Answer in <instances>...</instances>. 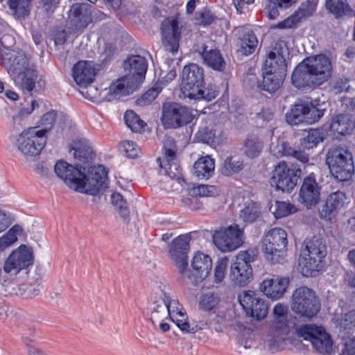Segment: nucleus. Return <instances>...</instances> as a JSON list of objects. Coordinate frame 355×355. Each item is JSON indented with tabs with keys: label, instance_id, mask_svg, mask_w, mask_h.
<instances>
[{
	"label": "nucleus",
	"instance_id": "f257e3e1",
	"mask_svg": "<svg viewBox=\"0 0 355 355\" xmlns=\"http://www.w3.org/2000/svg\"><path fill=\"white\" fill-rule=\"evenodd\" d=\"M333 66L329 57L318 54L304 59L294 69L291 81L300 89H310L327 82L331 76Z\"/></svg>",
	"mask_w": 355,
	"mask_h": 355
},
{
	"label": "nucleus",
	"instance_id": "f03ea898",
	"mask_svg": "<svg viewBox=\"0 0 355 355\" xmlns=\"http://www.w3.org/2000/svg\"><path fill=\"white\" fill-rule=\"evenodd\" d=\"M124 76L117 79L107 90L108 99L119 98L132 94L144 78L148 69V61L144 56L132 55L123 62Z\"/></svg>",
	"mask_w": 355,
	"mask_h": 355
},
{
	"label": "nucleus",
	"instance_id": "7ed1b4c3",
	"mask_svg": "<svg viewBox=\"0 0 355 355\" xmlns=\"http://www.w3.org/2000/svg\"><path fill=\"white\" fill-rule=\"evenodd\" d=\"M327 255V248L322 239L313 236L304 241L299 258V268L305 277L313 275L323 268V259Z\"/></svg>",
	"mask_w": 355,
	"mask_h": 355
},
{
	"label": "nucleus",
	"instance_id": "20e7f679",
	"mask_svg": "<svg viewBox=\"0 0 355 355\" xmlns=\"http://www.w3.org/2000/svg\"><path fill=\"white\" fill-rule=\"evenodd\" d=\"M326 163L332 176L340 182L349 180L354 172L352 155L344 147L331 148L327 155Z\"/></svg>",
	"mask_w": 355,
	"mask_h": 355
},
{
	"label": "nucleus",
	"instance_id": "39448f33",
	"mask_svg": "<svg viewBox=\"0 0 355 355\" xmlns=\"http://www.w3.org/2000/svg\"><path fill=\"white\" fill-rule=\"evenodd\" d=\"M287 234L280 227L270 230L263 240V251L271 263L282 264L286 260L287 251Z\"/></svg>",
	"mask_w": 355,
	"mask_h": 355
},
{
	"label": "nucleus",
	"instance_id": "423d86ee",
	"mask_svg": "<svg viewBox=\"0 0 355 355\" xmlns=\"http://www.w3.org/2000/svg\"><path fill=\"white\" fill-rule=\"evenodd\" d=\"M295 334L298 338L310 341L313 348L322 355L329 354L332 351L331 336L322 326L302 324L295 328Z\"/></svg>",
	"mask_w": 355,
	"mask_h": 355
},
{
	"label": "nucleus",
	"instance_id": "0eeeda50",
	"mask_svg": "<svg viewBox=\"0 0 355 355\" xmlns=\"http://www.w3.org/2000/svg\"><path fill=\"white\" fill-rule=\"evenodd\" d=\"M320 309V302L311 289L302 286L293 292L292 310L296 314L311 318L319 312Z\"/></svg>",
	"mask_w": 355,
	"mask_h": 355
},
{
	"label": "nucleus",
	"instance_id": "6e6552de",
	"mask_svg": "<svg viewBox=\"0 0 355 355\" xmlns=\"http://www.w3.org/2000/svg\"><path fill=\"white\" fill-rule=\"evenodd\" d=\"M77 184L75 191L80 193L94 196L103 192L107 188V171L101 165L92 167L87 174L82 171Z\"/></svg>",
	"mask_w": 355,
	"mask_h": 355
},
{
	"label": "nucleus",
	"instance_id": "1a4fd4ad",
	"mask_svg": "<svg viewBox=\"0 0 355 355\" xmlns=\"http://www.w3.org/2000/svg\"><path fill=\"white\" fill-rule=\"evenodd\" d=\"M300 175V168H290L284 161H282L275 166L270 179V184L276 191L289 193L297 185Z\"/></svg>",
	"mask_w": 355,
	"mask_h": 355
},
{
	"label": "nucleus",
	"instance_id": "9d476101",
	"mask_svg": "<svg viewBox=\"0 0 355 355\" xmlns=\"http://www.w3.org/2000/svg\"><path fill=\"white\" fill-rule=\"evenodd\" d=\"M44 130L30 128L24 130L17 139L18 150L25 155L36 156L40 153L46 144Z\"/></svg>",
	"mask_w": 355,
	"mask_h": 355
},
{
	"label": "nucleus",
	"instance_id": "9b49d317",
	"mask_svg": "<svg viewBox=\"0 0 355 355\" xmlns=\"http://www.w3.org/2000/svg\"><path fill=\"white\" fill-rule=\"evenodd\" d=\"M192 270L186 266L184 272L179 273L181 278L193 286L202 282L209 275L212 268V261L209 256L197 252L191 261Z\"/></svg>",
	"mask_w": 355,
	"mask_h": 355
},
{
	"label": "nucleus",
	"instance_id": "f8f14e48",
	"mask_svg": "<svg viewBox=\"0 0 355 355\" xmlns=\"http://www.w3.org/2000/svg\"><path fill=\"white\" fill-rule=\"evenodd\" d=\"M0 64L5 65L12 79L35 67L24 51H10L1 47Z\"/></svg>",
	"mask_w": 355,
	"mask_h": 355
},
{
	"label": "nucleus",
	"instance_id": "ddd939ff",
	"mask_svg": "<svg viewBox=\"0 0 355 355\" xmlns=\"http://www.w3.org/2000/svg\"><path fill=\"white\" fill-rule=\"evenodd\" d=\"M254 251H241L231 265L230 277L235 284L245 286L252 275L250 263L254 261Z\"/></svg>",
	"mask_w": 355,
	"mask_h": 355
},
{
	"label": "nucleus",
	"instance_id": "4468645a",
	"mask_svg": "<svg viewBox=\"0 0 355 355\" xmlns=\"http://www.w3.org/2000/svg\"><path fill=\"white\" fill-rule=\"evenodd\" d=\"M193 115L187 107L177 103H168L163 105L162 121L167 128L183 126L193 120Z\"/></svg>",
	"mask_w": 355,
	"mask_h": 355
},
{
	"label": "nucleus",
	"instance_id": "2eb2a0df",
	"mask_svg": "<svg viewBox=\"0 0 355 355\" xmlns=\"http://www.w3.org/2000/svg\"><path fill=\"white\" fill-rule=\"evenodd\" d=\"M216 246L223 252L232 251L243 243V232L238 225L216 231L213 236Z\"/></svg>",
	"mask_w": 355,
	"mask_h": 355
},
{
	"label": "nucleus",
	"instance_id": "dca6fc26",
	"mask_svg": "<svg viewBox=\"0 0 355 355\" xmlns=\"http://www.w3.org/2000/svg\"><path fill=\"white\" fill-rule=\"evenodd\" d=\"M162 43L166 51L175 55L179 49L180 27L177 16L165 19L161 25Z\"/></svg>",
	"mask_w": 355,
	"mask_h": 355
},
{
	"label": "nucleus",
	"instance_id": "f3484780",
	"mask_svg": "<svg viewBox=\"0 0 355 355\" xmlns=\"http://www.w3.org/2000/svg\"><path fill=\"white\" fill-rule=\"evenodd\" d=\"M190 241L189 234H182L173 239L169 245L168 253L178 273L184 272L186 266H188Z\"/></svg>",
	"mask_w": 355,
	"mask_h": 355
},
{
	"label": "nucleus",
	"instance_id": "a211bd4d",
	"mask_svg": "<svg viewBox=\"0 0 355 355\" xmlns=\"http://www.w3.org/2000/svg\"><path fill=\"white\" fill-rule=\"evenodd\" d=\"M33 264L32 252L25 245H21L17 250H14L6 259L3 271H0L1 277L3 272L5 274L17 275L21 270L27 268Z\"/></svg>",
	"mask_w": 355,
	"mask_h": 355
},
{
	"label": "nucleus",
	"instance_id": "6ab92c4d",
	"mask_svg": "<svg viewBox=\"0 0 355 355\" xmlns=\"http://www.w3.org/2000/svg\"><path fill=\"white\" fill-rule=\"evenodd\" d=\"M321 187L317 182L313 172L302 180L299 191V202L306 207V209L314 207L320 200Z\"/></svg>",
	"mask_w": 355,
	"mask_h": 355
},
{
	"label": "nucleus",
	"instance_id": "aec40b11",
	"mask_svg": "<svg viewBox=\"0 0 355 355\" xmlns=\"http://www.w3.org/2000/svg\"><path fill=\"white\" fill-rule=\"evenodd\" d=\"M239 301L248 315L257 320L266 317L268 306L264 300L252 291H245L239 296Z\"/></svg>",
	"mask_w": 355,
	"mask_h": 355
},
{
	"label": "nucleus",
	"instance_id": "412c9836",
	"mask_svg": "<svg viewBox=\"0 0 355 355\" xmlns=\"http://www.w3.org/2000/svg\"><path fill=\"white\" fill-rule=\"evenodd\" d=\"M204 84L203 69L196 64L184 67L182 73L181 92L184 98Z\"/></svg>",
	"mask_w": 355,
	"mask_h": 355
},
{
	"label": "nucleus",
	"instance_id": "4be33fe9",
	"mask_svg": "<svg viewBox=\"0 0 355 355\" xmlns=\"http://www.w3.org/2000/svg\"><path fill=\"white\" fill-rule=\"evenodd\" d=\"M346 200L347 196L344 192L337 191L331 193L319 211L320 218L327 220H331L345 205Z\"/></svg>",
	"mask_w": 355,
	"mask_h": 355
},
{
	"label": "nucleus",
	"instance_id": "5701e85b",
	"mask_svg": "<svg viewBox=\"0 0 355 355\" xmlns=\"http://www.w3.org/2000/svg\"><path fill=\"white\" fill-rule=\"evenodd\" d=\"M54 171L56 175L62 179L69 188L73 190L77 188V182L80 181V178L82 177L80 168L60 160L56 162Z\"/></svg>",
	"mask_w": 355,
	"mask_h": 355
},
{
	"label": "nucleus",
	"instance_id": "b1692460",
	"mask_svg": "<svg viewBox=\"0 0 355 355\" xmlns=\"http://www.w3.org/2000/svg\"><path fill=\"white\" fill-rule=\"evenodd\" d=\"M275 317L273 323L272 338L274 341L279 343L286 338L288 333V327L287 325V307L278 304L273 309Z\"/></svg>",
	"mask_w": 355,
	"mask_h": 355
},
{
	"label": "nucleus",
	"instance_id": "393cba45",
	"mask_svg": "<svg viewBox=\"0 0 355 355\" xmlns=\"http://www.w3.org/2000/svg\"><path fill=\"white\" fill-rule=\"evenodd\" d=\"M289 284L288 277H279L265 279L260 284V291L272 300H279L286 293Z\"/></svg>",
	"mask_w": 355,
	"mask_h": 355
},
{
	"label": "nucleus",
	"instance_id": "a878e982",
	"mask_svg": "<svg viewBox=\"0 0 355 355\" xmlns=\"http://www.w3.org/2000/svg\"><path fill=\"white\" fill-rule=\"evenodd\" d=\"M72 76L80 87L91 84L96 76V69L90 62L78 61L72 69Z\"/></svg>",
	"mask_w": 355,
	"mask_h": 355
},
{
	"label": "nucleus",
	"instance_id": "bb28decb",
	"mask_svg": "<svg viewBox=\"0 0 355 355\" xmlns=\"http://www.w3.org/2000/svg\"><path fill=\"white\" fill-rule=\"evenodd\" d=\"M88 4L76 3L73 4L69 13V19L71 25L76 31L83 29L91 22V17L87 11Z\"/></svg>",
	"mask_w": 355,
	"mask_h": 355
},
{
	"label": "nucleus",
	"instance_id": "cd10ccee",
	"mask_svg": "<svg viewBox=\"0 0 355 355\" xmlns=\"http://www.w3.org/2000/svg\"><path fill=\"white\" fill-rule=\"evenodd\" d=\"M316 9V3L313 1H306L302 3L298 10L291 17L279 23V28H291L301 20L312 15Z\"/></svg>",
	"mask_w": 355,
	"mask_h": 355
},
{
	"label": "nucleus",
	"instance_id": "c85d7f7f",
	"mask_svg": "<svg viewBox=\"0 0 355 355\" xmlns=\"http://www.w3.org/2000/svg\"><path fill=\"white\" fill-rule=\"evenodd\" d=\"M263 71L266 73L286 75L287 65L282 53L270 51L264 62Z\"/></svg>",
	"mask_w": 355,
	"mask_h": 355
},
{
	"label": "nucleus",
	"instance_id": "c756f323",
	"mask_svg": "<svg viewBox=\"0 0 355 355\" xmlns=\"http://www.w3.org/2000/svg\"><path fill=\"white\" fill-rule=\"evenodd\" d=\"M162 297L167 306L168 317L180 329L182 324L184 323L187 318L186 311L177 300L172 299L166 293H164Z\"/></svg>",
	"mask_w": 355,
	"mask_h": 355
},
{
	"label": "nucleus",
	"instance_id": "7c9ffc66",
	"mask_svg": "<svg viewBox=\"0 0 355 355\" xmlns=\"http://www.w3.org/2000/svg\"><path fill=\"white\" fill-rule=\"evenodd\" d=\"M199 53L204 63L214 70L221 71L225 69V62L219 50L208 49L207 46L203 45Z\"/></svg>",
	"mask_w": 355,
	"mask_h": 355
},
{
	"label": "nucleus",
	"instance_id": "2f4dec72",
	"mask_svg": "<svg viewBox=\"0 0 355 355\" xmlns=\"http://www.w3.org/2000/svg\"><path fill=\"white\" fill-rule=\"evenodd\" d=\"M71 150H73L74 158L83 163H87L93 158V149L90 141L87 139L75 140Z\"/></svg>",
	"mask_w": 355,
	"mask_h": 355
},
{
	"label": "nucleus",
	"instance_id": "473e14b6",
	"mask_svg": "<svg viewBox=\"0 0 355 355\" xmlns=\"http://www.w3.org/2000/svg\"><path fill=\"white\" fill-rule=\"evenodd\" d=\"M325 6L328 11L336 19L355 15L347 0H326Z\"/></svg>",
	"mask_w": 355,
	"mask_h": 355
},
{
	"label": "nucleus",
	"instance_id": "72a5a7b5",
	"mask_svg": "<svg viewBox=\"0 0 355 355\" xmlns=\"http://www.w3.org/2000/svg\"><path fill=\"white\" fill-rule=\"evenodd\" d=\"M38 78V72L35 68L29 69L19 76L13 78L15 85L20 88L24 93H31L35 87V83Z\"/></svg>",
	"mask_w": 355,
	"mask_h": 355
},
{
	"label": "nucleus",
	"instance_id": "f704fd0d",
	"mask_svg": "<svg viewBox=\"0 0 355 355\" xmlns=\"http://www.w3.org/2000/svg\"><path fill=\"white\" fill-rule=\"evenodd\" d=\"M215 162L209 156L201 157L194 164L193 173L198 179L207 180L214 172Z\"/></svg>",
	"mask_w": 355,
	"mask_h": 355
},
{
	"label": "nucleus",
	"instance_id": "c9c22d12",
	"mask_svg": "<svg viewBox=\"0 0 355 355\" xmlns=\"http://www.w3.org/2000/svg\"><path fill=\"white\" fill-rule=\"evenodd\" d=\"M286 75L263 71V80L261 83L258 84V87L261 90L274 93L280 87Z\"/></svg>",
	"mask_w": 355,
	"mask_h": 355
},
{
	"label": "nucleus",
	"instance_id": "e433bc0d",
	"mask_svg": "<svg viewBox=\"0 0 355 355\" xmlns=\"http://www.w3.org/2000/svg\"><path fill=\"white\" fill-rule=\"evenodd\" d=\"M354 124L348 114H340L333 118L330 130L340 135H345L353 129Z\"/></svg>",
	"mask_w": 355,
	"mask_h": 355
},
{
	"label": "nucleus",
	"instance_id": "4c0bfd02",
	"mask_svg": "<svg viewBox=\"0 0 355 355\" xmlns=\"http://www.w3.org/2000/svg\"><path fill=\"white\" fill-rule=\"evenodd\" d=\"M306 103H295L286 115V121L291 125L305 123Z\"/></svg>",
	"mask_w": 355,
	"mask_h": 355
},
{
	"label": "nucleus",
	"instance_id": "58836bf2",
	"mask_svg": "<svg viewBox=\"0 0 355 355\" xmlns=\"http://www.w3.org/2000/svg\"><path fill=\"white\" fill-rule=\"evenodd\" d=\"M324 133L320 129H309L300 139V145L306 149H311L324 139Z\"/></svg>",
	"mask_w": 355,
	"mask_h": 355
},
{
	"label": "nucleus",
	"instance_id": "ea45409f",
	"mask_svg": "<svg viewBox=\"0 0 355 355\" xmlns=\"http://www.w3.org/2000/svg\"><path fill=\"white\" fill-rule=\"evenodd\" d=\"M263 147V142L257 136L250 135L245 139L243 151L248 157L254 158L261 154Z\"/></svg>",
	"mask_w": 355,
	"mask_h": 355
},
{
	"label": "nucleus",
	"instance_id": "a19ab883",
	"mask_svg": "<svg viewBox=\"0 0 355 355\" xmlns=\"http://www.w3.org/2000/svg\"><path fill=\"white\" fill-rule=\"evenodd\" d=\"M243 168V163L239 157L229 156L224 159L220 172L224 175L230 176L239 173Z\"/></svg>",
	"mask_w": 355,
	"mask_h": 355
},
{
	"label": "nucleus",
	"instance_id": "79ce46f5",
	"mask_svg": "<svg viewBox=\"0 0 355 355\" xmlns=\"http://www.w3.org/2000/svg\"><path fill=\"white\" fill-rule=\"evenodd\" d=\"M261 213L260 205L253 201H248L240 211V218L246 223H253Z\"/></svg>",
	"mask_w": 355,
	"mask_h": 355
},
{
	"label": "nucleus",
	"instance_id": "37998d69",
	"mask_svg": "<svg viewBox=\"0 0 355 355\" xmlns=\"http://www.w3.org/2000/svg\"><path fill=\"white\" fill-rule=\"evenodd\" d=\"M83 87L82 90L80 91L81 94L87 99H89L92 101H96L98 100L103 99L107 101H111L113 99H108L109 94L108 92H106L107 90L110 89V87L108 88H105L103 90L99 92L98 89L92 85L91 84H89L87 86H82Z\"/></svg>",
	"mask_w": 355,
	"mask_h": 355
},
{
	"label": "nucleus",
	"instance_id": "c03bdc74",
	"mask_svg": "<svg viewBox=\"0 0 355 355\" xmlns=\"http://www.w3.org/2000/svg\"><path fill=\"white\" fill-rule=\"evenodd\" d=\"M23 232V228L14 225L8 232L0 237V254L10 248L17 240V236Z\"/></svg>",
	"mask_w": 355,
	"mask_h": 355
},
{
	"label": "nucleus",
	"instance_id": "a18cd8bd",
	"mask_svg": "<svg viewBox=\"0 0 355 355\" xmlns=\"http://www.w3.org/2000/svg\"><path fill=\"white\" fill-rule=\"evenodd\" d=\"M258 40L252 31H248L241 38L239 51L245 55L252 54L257 46Z\"/></svg>",
	"mask_w": 355,
	"mask_h": 355
},
{
	"label": "nucleus",
	"instance_id": "49530a36",
	"mask_svg": "<svg viewBox=\"0 0 355 355\" xmlns=\"http://www.w3.org/2000/svg\"><path fill=\"white\" fill-rule=\"evenodd\" d=\"M325 109L322 107L321 105L311 102L306 103L305 123L312 124L318 121L324 115Z\"/></svg>",
	"mask_w": 355,
	"mask_h": 355
},
{
	"label": "nucleus",
	"instance_id": "de8ad7c7",
	"mask_svg": "<svg viewBox=\"0 0 355 355\" xmlns=\"http://www.w3.org/2000/svg\"><path fill=\"white\" fill-rule=\"evenodd\" d=\"M168 317L167 306L162 297L159 300L154 303L150 315V320L153 324L156 327L157 322L164 320Z\"/></svg>",
	"mask_w": 355,
	"mask_h": 355
},
{
	"label": "nucleus",
	"instance_id": "09e8293b",
	"mask_svg": "<svg viewBox=\"0 0 355 355\" xmlns=\"http://www.w3.org/2000/svg\"><path fill=\"white\" fill-rule=\"evenodd\" d=\"M282 152L283 155L287 157H292L295 158L297 160L300 161L303 164H308V166H311L312 167L317 168L313 164H309V155L306 153L304 150H296L295 148L290 146L286 143L282 144Z\"/></svg>",
	"mask_w": 355,
	"mask_h": 355
},
{
	"label": "nucleus",
	"instance_id": "8fccbe9b",
	"mask_svg": "<svg viewBox=\"0 0 355 355\" xmlns=\"http://www.w3.org/2000/svg\"><path fill=\"white\" fill-rule=\"evenodd\" d=\"M270 210L276 218H284L297 211L293 205L284 201H276L275 204L270 207Z\"/></svg>",
	"mask_w": 355,
	"mask_h": 355
},
{
	"label": "nucleus",
	"instance_id": "3c124183",
	"mask_svg": "<svg viewBox=\"0 0 355 355\" xmlns=\"http://www.w3.org/2000/svg\"><path fill=\"white\" fill-rule=\"evenodd\" d=\"M196 91L191 93L187 98L195 100H205L210 101L216 98L217 96V91L212 86H208L205 87L204 84L202 86L198 87Z\"/></svg>",
	"mask_w": 355,
	"mask_h": 355
},
{
	"label": "nucleus",
	"instance_id": "603ef678",
	"mask_svg": "<svg viewBox=\"0 0 355 355\" xmlns=\"http://www.w3.org/2000/svg\"><path fill=\"white\" fill-rule=\"evenodd\" d=\"M31 0H8V6L18 18L29 15Z\"/></svg>",
	"mask_w": 355,
	"mask_h": 355
},
{
	"label": "nucleus",
	"instance_id": "864d4df0",
	"mask_svg": "<svg viewBox=\"0 0 355 355\" xmlns=\"http://www.w3.org/2000/svg\"><path fill=\"white\" fill-rule=\"evenodd\" d=\"M126 125L133 132H139L144 128L145 123L132 110H127L124 114Z\"/></svg>",
	"mask_w": 355,
	"mask_h": 355
},
{
	"label": "nucleus",
	"instance_id": "5fc2aeb1",
	"mask_svg": "<svg viewBox=\"0 0 355 355\" xmlns=\"http://www.w3.org/2000/svg\"><path fill=\"white\" fill-rule=\"evenodd\" d=\"M112 205L115 207L121 216L126 221L129 216V210L127 207V202L123 196L119 193H114L111 196Z\"/></svg>",
	"mask_w": 355,
	"mask_h": 355
},
{
	"label": "nucleus",
	"instance_id": "6e6d98bb",
	"mask_svg": "<svg viewBox=\"0 0 355 355\" xmlns=\"http://www.w3.org/2000/svg\"><path fill=\"white\" fill-rule=\"evenodd\" d=\"M218 302L219 298L217 295L207 293L200 297L199 307L204 311H211L218 305Z\"/></svg>",
	"mask_w": 355,
	"mask_h": 355
},
{
	"label": "nucleus",
	"instance_id": "4d7b16f0",
	"mask_svg": "<svg viewBox=\"0 0 355 355\" xmlns=\"http://www.w3.org/2000/svg\"><path fill=\"white\" fill-rule=\"evenodd\" d=\"M279 8H286L284 0H267L264 12L269 19H275L279 15Z\"/></svg>",
	"mask_w": 355,
	"mask_h": 355
},
{
	"label": "nucleus",
	"instance_id": "13d9d810",
	"mask_svg": "<svg viewBox=\"0 0 355 355\" xmlns=\"http://www.w3.org/2000/svg\"><path fill=\"white\" fill-rule=\"evenodd\" d=\"M163 148L166 162H169L175 160L177 147L173 138L165 137L163 142Z\"/></svg>",
	"mask_w": 355,
	"mask_h": 355
},
{
	"label": "nucleus",
	"instance_id": "bf43d9fd",
	"mask_svg": "<svg viewBox=\"0 0 355 355\" xmlns=\"http://www.w3.org/2000/svg\"><path fill=\"white\" fill-rule=\"evenodd\" d=\"M198 141L205 144H212L216 138V132L212 128L202 126L196 135Z\"/></svg>",
	"mask_w": 355,
	"mask_h": 355
},
{
	"label": "nucleus",
	"instance_id": "052dcab7",
	"mask_svg": "<svg viewBox=\"0 0 355 355\" xmlns=\"http://www.w3.org/2000/svg\"><path fill=\"white\" fill-rule=\"evenodd\" d=\"M120 150L123 155L130 159L137 157L140 152V148L132 141H124L121 145Z\"/></svg>",
	"mask_w": 355,
	"mask_h": 355
},
{
	"label": "nucleus",
	"instance_id": "680f3d73",
	"mask_svg": "<svg viewBox=\"0 0 355 355\" xmlns=\"http://www.w3.org/2000/svg\"><path fill=\"white\" fill-rule=\"evenodd\" d=\"M207 322L206 321H200L198 323H190L187 318L186 320L182 324L180 330L185 334H194L198 330H202L207 327Z\"/></svg>",
	"mask_w": 355,
	"mask_h": 355
},
{
	"label": "nucleus",
	"instance_id": "e2e57ef3",
	"mask_svg": "<svg viewBox=\"0 0 355 355\" xmlns=\"http://www.w3.org/2000/svg\"><path fill=\"white\" fill-rule=\"evenodd\" d=\"M228 262V259L225 257L217 261L214 270V278L216 283H220L223 280Z\"/></svg>",
	"mask_w": 355,
	"mask_h": 355
},
{
	"label": "nucleus",
	"instance_id": "0e129e2a",
	"mask_svg": "<svg viewBox=\"0 0 355 355\" xmlns=\"http://www.w3.org/2000/svg\"><path fill=\"white\" fill-rule=\"evenodd\" d=\"M160 92V88L157 87H152L137 100V103L141 106L148 105L158 96Z\"/></svg>",
	"mask_w": 355,
	"mask_h": 355
},
{
	"label": "nucleus",
	"instance_id": "69168bd1",
	"mask_svg": "<svg viewBox=\"0 0 355 355\" xmlns=\"http://www.w3.org/2000/svg\"><path fill=\"white\" fill-rule=\"evenodd\" d=\"M56 116L57 114L53 110L44 114L42 119V125L43 126V128L40 130H44L46 134L48 130L51 129L55 123Z\"/></svg>",
	"mask_w": 355,
	"mask_h": 355
},
{
	"label": "nucleus",
	"instance_id": "338daca9",
	"mask_svg": "<svg viewBox=\"0 0 355 355\" xmlns=\"http://www.w3.org/2000/svg\"><path fill=\"white\" fill-rule=\"evenodd\" d=\"M214 15L207 9L202 10L196 13V19L200 24L209 25L214 21Z\"/></svg>",
	"mask_w": 355,
	"mask_h": 355
},
{
	"label": "nucleus",
	"instance_id": "774afa93",
	"mask_svg": "<svg viewBox=\"0 0 355 355\" xmlns=\"http://www.w3.org/2000/svg\"><path fill=\"white\" fill-rule=\"evenodd\" d=\"M160 166L162 168H165L168 175L171 178H179L181 175L179 169V165L175 162V160L169 162H166L164 166H163L162 163L160 162Z\"/></svg>",
	"mask_w": 355,
	"mask_h": 355
}]
</instances>
